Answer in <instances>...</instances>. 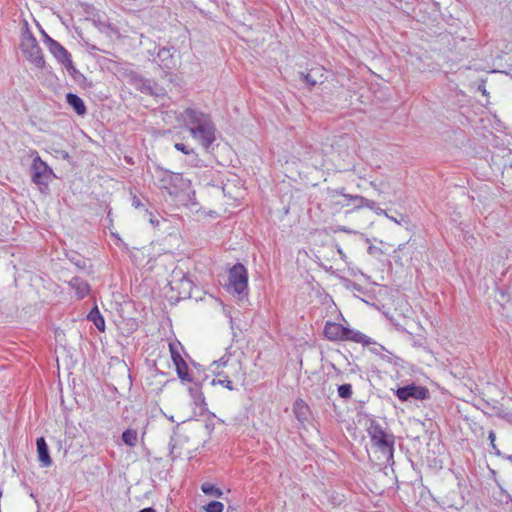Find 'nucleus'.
Listing matches in <instances>:
<instances>
[{"instance_id": "1", "label": "nucleus", "mask_w": 512, "mask_h": 512, "mask_svg": "<svg viewBox=\"0 0 512 512\" xmlns=\"http://www.w3.org/2000/svg\"><path fill=\"white\" fill-rule=\"evenodd\" d=\"M179 119L187 126L191 136L198 140L206 150L215 141V127L210 116L194 108H186Z\"/></svg>"}, {"instance_id": "2", "label": "nucleus", "mask_w": 512, "mask_h": 512, "mask_svg": "<svg viewBox=\"0 0 512 512\" xmlns=\"http://www.w3.org/2000/svg\"><path fill=\"white\" fill-rule=\"evenodd\" d=\"M367 433L371 439L372 446L381 454L379 460L383 463H391L393 461L395 443L394 435L387 433L381 424L375 420L370 422Z\"/></svg>"}, {"instance_id": "3", "label": "nucleus", "mask_w": 512, "mask_h": 512, "mask_svg": "<svg viewBox=\"0 0 512 512\" xmlns=\"http://www.w3.org/2000/svg\"><path fill=\"white\" fill-rule=\"evenodd\" d=\"M154 183L170 195L186 191L190 188L191 181L180 173H173L169 170L157 167L153 173Z\"/></svg>"}, {"instance_id": "4", "label": "nucleus", "mask_w": 512, "mask_h": 512, "mask_svg": "<svg viewBox=\"0 0 512 512\" xmlns=\"http://www.w3.org/2000/svg\"><path fill=\"white\" fill-rule=\"evenodd\" d=\"M248 288V274L243 264L237 263L232 266L228 273V283L226 290L231 294H236L240 297L247 295Z\"/></svg>"}, {"instance_id": "5", "label": "nucleus", "mask_w": 512, "mask_h": 512, "mask_svg": "<svg viewBox=\"0 0 512 512\" xmlns=\"http://www.w3.org/2000/svg\"><path fill=\"white\" fill-rule=\"evenodd\" d=\"M32 155L34 156L31 165L32 181L40 187H47L54 176L53 170L40 158L38 152L33 151Z\"/></svg>"}, {"instance_id": "6", "label": "nucleus", "mask_w": 512, "mask_h": 512, "mask_svg": "<svg viewBox=\"0 0 512 512\" xmlns=\"http://www.w3.org/2000/svg\"><path fill=\"white\" fill-rule=\"evenodd\" d=\"M48 49L70 74L76 71L71 59V54L59 42L49 38Z\"/></svg>"}, {"instance_id": "7", "label": "nucleus", "mask_w": 512, "mask_h": 512, "mask_svg": "<svg viewBox=\"0 0 512 512\" xmlns=\"http://www.w3.org/2000/svg\"><path fill=\"white\" fill-rule=\"evenodd\" d=\"M24 53L28 54L29 59L38 67L44 65L42 51L33 36H29L21 44Z\"/></svg>"}, {"instance_id": "8", "label": "nucleus", "mask_w": 512, "mask_h": 512, "mask_svg": "<svg viewBox=\"0 0 512 512\" xmlns=\"http://www.w3.org/2000/svg\"><path fill=\"white\" fill-rule=\"evenodd\" d=\"M396 396L401 401H407L410 398L423 400L427 398L428 390L425 387L411 384L398 388L396 391Z\"/></svg>"}, {"instance_id": "9", "label": "nucleus", "mask_w": 512, "mask_h": 512, "mask_svg": "<svg viewBox=\"0 0 512 512\" xmlns=\"http://www.w3.org/2000/svg\"><path fill=\"white\" fill-rule=\"evenodd\" d=\"M345 326L336 322H326L324 326V335L330 341H342L344 337Z\"/></svg>"}, {"instance_id": "10", "label": "nucleus", "mask_w": 512, "mask_h": 512, "mask_svg": "<svg viewBox=\"0 0 512 512\" xmlns=\"http://www.w3.org/2000/svg\"><path fill=\"white\" fill-rule=\"evenodd\" d=\"M342 341H352L355 343H360L363 346L375 344V342L367 335L363 334L358 330L351 329L349 327H345L344 337Z\"/></svg>"}, {"instance_id": "11", "label": "nucleus", "mask_w": 512, "mask_h": 512, "mask_svg": "<svg viewBox=\"0 0 512 512\" xmlns=\"http://www.w3.org/2000/svg\"><path fill=\"white\" fill-rule=\"evenodd\" d=\"M156 59L163 69L171 70L176 67V61L169 48H160Z\"/></svg>"}, {"instance_id": "12", "label": "nucleus", "mask_w": 512, "mask_h": 512, "mask_svg": "<svg viewBox=\"0 0 512 512\" xmlns=\"http://www.w3.org/2000/svg\"><path fill=\"white\" fill-rule=\"evenodd\" d=\"M36 445L39 462L43 467H49L52 464V460L49 455V448L45 439L43 437L37 438Z\"/></svg>"}, {"instance_id": "13", "label": "nucleus", "mask_w": 512, "mask_h": 512, "mask_svg": "<svg viewBox=\"0 0 512 512\" xmlns=\"http://www.w3.org/2000/svg\"><path fill=\"white\" fill-rule=\"evenodd\" d=\"M337 193L355 203V207L357 209L360 208H368V209H375L376 208V202L373 200H369L363 196L360 195H349L344 193V189L337 191Z\"/></svg>"}, {"instance_id": "14", "label": "nucleus", "mask_w": 512, "mask_h": 512, "mask_svg": "<svg viewBox=\"0 0 512 512\" xmlns=\"http://www.w3.org/2000/svg\"><path fill=\"white\" fill-rule=\"evenodd\" d=\"M69 286L75 291L77 298L82 299L89 294V284L80 277H73L69 281Z\"/></svg>"}, {"instance_id": "15", "label": "nucleus", "mask_w": 512, "mask_h": 512, "mask_svg": "<svg viewBox=\"0 0 512 512\" xmlns=\"http://www.w3.org/2000/svg\"><path fill=\"white\" fill-rule=\"evenodd\" d=\"M66 102L73 108V110L80 116L86 114L87 109L84 101L74 93H68L66 95Z\"/></svg>"}, {"instance_id": "16", "label": "nucleus", "mask_w": 512, "mask_h": 512, "mask_svg": "<svg viewBox=\"0 0 512 512\" xmlns=\"http://www.w3.org/2000/svg\"><path fill=\"white\" fill-rule=\"evenodd\" d=\"M189 393L193 399V402L196 406H198L201 410H204L205 403V397L200 389V386L198 384H193L189 387Z\"/></svg>"}, {"instance_id": "17", "label": "nucleus", "mask_w": 512, "mask_h": 512, "mask_svg": "<svg viewBox=\"0 0 512 512\" xmlns=\"http://www.w3.org/2000/svg\"><path fill=\"white\" fill-rule=\"evenodd\" d=\"M87 319L91 321L99 331L105 330V320L98 310L97 306H95L87 315Z\"/></svg>"}, {"instance_id": "18", "label": "nucleus", "mask_w": 512, "mask_h": 512, "mask_svg": "<svg viewBox=\"0 0 512 512\" xmlns=\"http://www.w3.org/2000/svg\"><path fill=\"white\" fill-rule=\"evenodd\" d=\"M140 91L145 94L158 96L163 94L162 89H158L157 85L150 80H141Z\"/></svg>"}, {"instance_id": "19", "label": "nucleus", "mask_w": 512, "mask_h": 512, "mask_svg": "<svg viewBox=\"0 0 512 512\" xmlns=\"http://www.w3.org/2000/svg\"><path fill=\"white\" fill-rule=\"evenodd\" d=\"M138 434L134 429H127L122 433V441L129 447H134L137 444Z\"/></svg>"}, {"instance_id": "20", "label": "nucleus", "mask_w": 512, "mask_h": 512, "mask_svg": "<svg viewBox=\"0 0 512 512\" xmlns=\"http://www.w3.org/2000/svg\"><path fill=\"white\" fill-rule=\"evenodd\" d=\"M175 367H176L177 375L181 379V381H186V382L192 381V378L190 377V374L188 372V365L185 362V360H183L179 364H176Z\"/></svg>"}, {"instance_id": "21", "label": "nucleus", "mask_w": 512, "mask_h": 512, "mask_svg": "<svg viewBox=\"0 0 512 512\" xmlns=\"http://www.w3.org/2000/svg\"><path fill=\"white\" fill-rule=\"evenodd\" d=\"M201 490L204 494L209 495V496H214L217 498L221 497L223 494L221 489H219L218 487H216L215 485H213L211 483H203L201 485Z\"/></svg>"}, {"instance_id": "22", "label": "nucleus", "mask_w": 512, "mask_h": 512, "mask_svg": "<svg viewBox=\"0 0 512 512\" xmlns=\"http://www.w3.org/2000/svg\"><path fill=\"white\" fill-rule=\"evenodd\" d=\"M180 347H181L180 343H169L171 359H172L174 365L179 364L180 362H182L184 360L179 351Z\"/></svg>"}, {"instance_id": "23", "label": "nucleus", "mask_w": 512, "mask_h": 512, "mask_svg": "<svg viewBox=\"0 0 512 512\" xmlns=\"http://www.w3.org/2000/svg\"><path fill=\"white\" fill-rule=\"evenodd\" d=\"M442 504L449 508H455L460 509L464 505V499H450L448 496L445 497V499L442 500Z\"/></svg>"}, {"instance_id": "24", "label": "nucleus", "mask_w": 512, "mask_h": 512, "mask_svg": "<svg viewBox=\"0 0 512 512\" xmlns=\"http://www.w3.org/2000/svg\"><path fill=\"white\" fill-rule=\"evenodd\" d=\"M204 510L206 512H223L224 505L219 501H211L206 506H204Z\"/></svg>"}, {"instance_id": "25", "label": "nucleus", "mask_w": 512, "mask_h": 512, "mask_svg": "<svg viewBox=\"0 0 512 512\" xmlns=\"http://www.w3.org/2000/svg\"><path fill=\"white\" fill-rule=\"evenodd\" d=\"M338 394L341 398L349 399L352 395V386L350 384H342L338 387Z\"/></svg>"}, {"instance_id": "26", "label": "nucleus", "mask_w": 512, "mask_h": 512, "mask_svg": "<svg viewBox=\"0 0 512 512\" xmlns=\"http://www.w3.org/2000/svg\"><path fill=\"white\" fill-rule=\"evenodd\" d=\"M317 72V70L312 69L308 74H306L305 81L310 86H315L319 81L314 77V74Z\"/></svg>"}, {"instance_id": "27", "label": "nucleus", "mask_w": 512, "mask_h": 512, "mask_svg": "<svg viewBox=\"0 0 512 512\" xmlns=\"http://www.w3.org/2000/svg\"><path fill=\"white\" fill-rule=\"evenodd\" d=\"M306 410H307V406H305L302 401L296 403L295 413L299 420L301 419V415L305 414Z\"/></svg>"}, {"instance_id": "28", "label": "nucleus", "mask_w": 512, "mask_h": 512, "mask_svg": "<svg viewBox=\"0 0 512 512\" xmlns=\"http://www.w3.org/2000/svg\"><path fill=\"white\" fill-rule=\"evenodd\" d=\"M217 383L226 387L228 390H234L232 381L227 376H225L223 379H218Z\"/></svg>"}, {"instance_id": "29", "label": "nucleus", "mask_w": 512, "mask_h": 512, "mask_svg": "<svg viewBox=\"0 0 512 512\" xmlns=\"http://www.w3.org/2000/svg\"><path fill=\"white\" fill-rule=\"evenodd\" d=\"M175 149L178 150V151H181L182 153L184 154H190V153H193V149H189L186 145H184L183 143H176L174 145Z\"/></svg>"}, {"instance_id": "30", "label": "nucleus", "mask_w": 512, "mask_h": 512, "mask_svg": "<svg viewBox=\"0 0 512 512\" xmlns=\"http://www.w3.org/2000/svg\"><path fill=\"white\" fill-rule=\"evenodd\" d=\"M488 439L490 440V445L492 447L493 450L496 451V453L498 454L499 451L497 450L496 448V444H495V441H496V434L493 430H491L488 434Z\"/></svg>"}, {"instance_id": "31", "label": "nucleus", "mask_w": 512, "mask_h": 512, "mask_svg": "<svg viewBox=\"0 0 512 512\" xmlns=\"http://www.w3.org/2000/svg\"><path fill=\"white\" fill-rule=\"evenodd\" d=\"M56 155L64 160H68L70 158L69 153L65 150H56Z\"/></svg>"}, {"instance_id": "32", "label": "nucleus", "mask_w": 512, "mask_h": 512, "mask_svg": "<svg viewBox=\"0 0 512 512\" xmlns=\"http://www.w3.org/2000/svg\"><path fill=\"white\" fill-rule=\"evenodd\" d=\"M371 210L374 211L377 215H384L386 217H389V215L386 213V211L381 209L377 204H376V208L371 209Z\"/></svg>"}, {"instance_id": "33", "label": "nucleus", "mask_w": 512, "mask_h": 512, "mask_svg": "<svg viewBox=\"0 0 512 512\" xmlns=\"http://www.w3.org/2000/svg\"><path fill=\"white\" fill-rule=\"evenodd\" d=\"M132 205L137 209L143 206L141 201L136 197H134Z\"/></svg>"}, {"instance_id": "34", "label": "nucleus", "mask_w": 512, "mask_h": 512, "mask_svg": "<svg viewBox=\"0 0 512 512\" xmlns=\"http://www.w3.org/2000/svg\"><path fill=\"white\" fill-rule=\"evenodd\" d=\"M385 350V348L382 345H378L377 347H374L372 351L376 354H378L380 351Z\"/></svg>"}, {"instance_id": "35", "label": "nucleus", "mask_w": 512, "mask_h": 512, "mask_svg": "<svg viewBox=\"0 0 512 512\" xmlns=\"http://www.w3.org/2000/svg\"><path fill=\"white\" fill-rule=\"evenodd\" d=\"M478 90L483 94V95H486V88H485V84L482 83L478 86Z\"/></svg>"}, {"instance_id": "36", "label": "nucleus", "mask_w": 512, "mask_h": 512, "mask_svg": "<svg viewBox=\"0 0 512 512\" xmlns=\"http://www.w3.org/2000/svg\"><path fill=\"white\" fill-rule=\"evenodd\" d=\"M139 512H155V510L152 507H147L140 510Z\"/></svg>"}, {"instance_id": "37", "label": "nucleus", "mask_w": 512, "mask_h": 512, "mask_svg": "<svg viewBox=\"0 0 512 512\" xmlns=\"http://www.w3.org/2000/svg\"><path fill=\"white\" fill-rule=\"evenodd\" d=\"M44 34V42L45 44L48 46V39L51 38L50 36H48L46 33H43Z\"/></svg>"}, {"instance_id": "38", "label": "nucleus", "mask_w": 512, "mask_h": 512, "mask_svg": "<svg viewBox=\"0 0 512 512\" xmlns=\"http://www.w3.org/2000/svg\"><path fill=\"white\" fill-rule=\"evenodd\" d=\"M388 218H389V219H391L392 221H394L395 223H398V224H399V221H398L396 218L391 217V216H389Z\"/></svg>"}, {"instance_id": "39", "label": "nucleus", "mask_w": 512, "mask_h": 512, "mask_svg": "<svg viewBox=\"0 0 512 512\" xmlns=\"http://www.w3.org/2000/svg\"><path fill=\"white\" fill-rule=\"evenodd\" d=\"M370 185L376 188V184L374 182H371Z\"/></svg>"}, {"instance_id": "40", "label": "nucleus", "mask_w": 512, "mask_h": 512, "mask_svg": "<svg viewBox=\"0 0 512 512\" xmlns=\"http://www.w3.org/2000/svg\"><path fill=\"white\" fill-rule=\"evenodd\" d=\"M212 385H215L216 384V380L213 379L212 382H211Z\"/></svg>"}, {"instance_id": "41", "label": "nucleus", "mask_w": 512, "mask_h": 512, "mask_svg": "<svg viewBox=\"0 0 512 512\" xmlns=\"http://www.w3.org/2000/svg\"><path fill=\"white\" fill-rule=\"evenodd\" d=\"M508 459H509L510 461H512V454L508 457Z\"/></svg>"}]
</instances>
